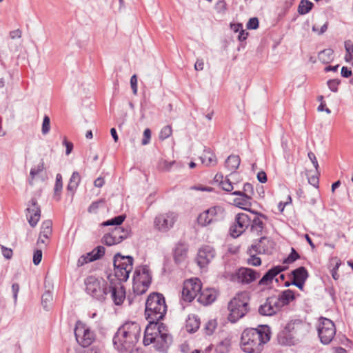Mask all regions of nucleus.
I'll use <instances>...</instances> for the list:
<instances>
[{
	"mask_svg": "<svg viewBox=\"0 0 353 353\" xmlns=\"http://www.w3.org/2000/svg\"><path fill=\"white\" fill-rule=\"evenodd\" d=\"M141 327L136 322H127L119 328L113 338L114 347L119 352H128L139 340Z\"/></svg>",
	"mask_w": 353,
	"mask_h": 353,
	"instance_id": "obj_1",
	"label": "nucleus"
},
{
	"mask_svg": "<svg viewBox=\"0 0 353 353\" xmlns=\"http://www.w3.org/2000/svg\"><path fill=\"white\" fill-rule=\"evenodd\" d=\"M172 338L167 333L165 326L163 323L148 324L145 330L143 343L145 345L154 344V348L159 352H165L171 344Z\"/></svg>",
	"mask_w": 353,
	"mask_h": 353,
	"instance_id": "obj_2",
	"label": "nucleus"
},
{
	"mask_svg": "<svg viewBox=\"0 0 353 353\" xmlns=\"http://www.w3.org/2000/svg\"><path fill=\"white\" fill-rule=\"evenodd\" d=\"M270 340L268 334H264L257 329H245L241 337V347L247 353H260L263 345Z\"/></svg>",
	"mask_w": 353,
	"mask_h": 353,
	"instance_id": "obj_3",
	"label": "nucleus"
},
{
	"mask_svg": "<svg viewBox=\"0 0 353 353\" xmlns=\"http://www.w3.org/2000/svg\"><path fill=\"white\" fill-rule=\"evenodd\" d=\"M166 311L167 306L162 294L153 293L148 296L145 303V314L149 324L159 323L158 321L164 317Z\"/></svg>",
	"mask_w": 353,
	"mask_h": 353,
	"instance_id": "obj_4",
	"label": "nucleus"
},
{
	"mask_svg": "<svg viewBox=\"0 0 353 353\" xmlns=\"http://www.w3.org/2000/svg\"><path fill=\"white\" fill-rule=\"evenodd\" d=\"M249 296L246 292L237 294L228 303V319L235 323L249 311Z\"/></svg>",
	"mask_w": 353,
	"mask_h": 353,
	"instance_id": "obj_5",
	"label": "nucleus"
},
{
	"mask_svg": "<svg viewBox=\"0 0 353 353\" xmlns=\"http://www.w3.org/2000/svg\"><path fill=\"white\" fill-rule=\"evenodd\" d=\"M85 291L92 298L103 301L108 294V284L102 278L90 276L85 280Z\"/></svg>",
	"mask_w": 353,
	"mask_h": 353,
	"instance_id": "obj_6",
	"label": "nucleus"
},
{
	"mask_svg": "<svg viewBox=\"0 0 353 353\" xmlns=\"http://www.w3.org/2000/svg\"><path fill=\"white\" fill-rule=\"evenodd\" d=\"M152 280V276L147 265L137 268L133 276V292L137 295H141L146 292Z\"/></svg>",
	"mask_w": 353,
	"mask_h": 353,
	"instance_id": "obj_7",
	"label": "nucleus"
},
{
	"mask_svg": "<svg viewBox=\"0 0 353 353\" xmlns=\"http://www.w3.org/2000/svg\"><path fill=\"white\" fill-rule=\"evenodd\" d=\"M225 210L221 206H212L200 213L197 217V223L201 227L214 224L223 219Z\"/></svg>",
	"mask_w": 353,
	"mask_h": 353,
	"instance_id": "obj_8",
	"label": "nucleus"
},
{
	"mask_svg": "<svg viewBox=\"0 0 353 353\" xmlns=\"http://www.w3.org/2000/svg\"><path fill=\"white\" fill-rule=\"evenodd\" d=\"M77 343L83 347L90 346L95 339V334L85 323L77 321L74 328Z\"/></svg>",
	"mask_w": 353,
	"mask_h": 353,
	"instance_id": "obj_9",
	"label": "nucleus"
},
{
	"mask_svg": "<svg viewBox=\"0 0 353 353\" xmlns=\"http://www.w3.org/2000/svg\"><path fill=\"white\" fill-rule=\"evenodd\" d=\"M317 330L320 341L324 345L329 344L336 334V327L334 323L327 318L322 317L319 319Z\"/></svg>",
	"mask_w": 353,
	"mask_h": 353,
	"instance_id": "obj_10",
	"label": "nucleus"
},
{
	"mask_svg": "<svg viewBox=\"0 0 353 353\" xmlns=\"http://www.w3.org/2000/svg\"><path fill=\"white\" fill-rule=\"evenodd\" d=\"M178 215L174 212H168L157 215L154 220V228L160 232H168L173 228Z\"/></svg>",
	"mask_w": 353,
	"mask_h": 353,
	"instance_id": "obj_11",
	"label": "nucleus"
},
{
	"mask_svg": "<svg viewBox=\"0 0 353 353\" xmlns=\"http://www.w3.org/2000/svg\"><path fill=\"white\" fill-rule=\"evenodd\" d=\"M201 288V282L197 278L185 281L182 290L183 299L186 301H192L195 297L199 296Z\"/></svg>",
	"mask_w": 353,
	"mask_h": 353,
	"instance_id": "obj_12",
	"label": "nucleus"
},
{
	"mask_svg": "<svg viewBox=\"0 0 353 353\" xmlns=\"http://www.w3.org/2000/svg\"><path fill=\"white\" fill-rule=\"evenodd\" d=\"M259 277V274L255 270L241 268L231 276V281L237 283L249 284Z\"/></svg>",
	"mask_w": 353,
	"mask_h": 353,
	"instance_id": "obj_13",
	"label": "nucleus"
},
{
	"mask_svg": "<svg viewBox=\"0 0 353 353\" xmlns=\"http://www.w3.org/2000/svg\"><path fill=\"white\" fill-rule=\"evenodd\" d=\"M251 216L245 213H239L235 217L234 224L230 227V234L236 238L239 236L250 225Z\"/></svg>",
	"mask_w": 353,
	"mask_h": 353,
	"instance_id": "obj_14",
	"label": "nucleus"
},
{
	"mask_svg": "<svg viewBox=\"0 0 353 353\" xmlns=\"http://www.w3.org/2000/svg\"><path fill=\"white\" fill-rule=\"evenodd\" d=\"M109 292H110L111 298L116 305H119L123 302L125 292L121 283L114 282L113 279H111L108 288V294Z\"/></svg>",
	"mask_w": 353,
	"mask_h": 353,
	"instance_id": "obj_15",
	"label": "nucleus"
},
{
	"mask_svg": "<svg viewBox=\"0 0 353 353\" xmlns=\"http://www.w3.org/2000/svg\"><path fill=\"white\" fill-rule=\"evenodd\" d=\"M281 309L279 299L276 296L268 297L264 303L260 305L259 312L263 316H272Z\"/></svg>",
	"mask_w": 353,
	"mask_h": 353,
	"instance_id": "obj_16",
	"label": "nucleus"
},
{
	"mask_svg": "<svg viewBox=\"0 0 353 353\" xmlns=\"http://www.w3.org/2000/svg\"><path fill=\"white\" fill-rule=\"evenodd\" d=\"M214 249L210 245H205L199 249L196 257L197 264L200 268L205 267L215 256Z\"/></svg>",
	"mask_w": 353,
	"mask_h": 353,
	"instance_id": "obj_17",
	"label": "nucleus"
},
{
	"mask_svg": "<svg viewBox=\"0 0 353 353\" xmlns=\"http://www.w3.org/2000/svg\"><path fill=\"white\" fill-rule=\"evenodd\" d=\"M27 219L32 227H35L41 216V210L34 199H32L27 208Z\"/></svg>",
	"mask_w": 353,
	"mask_h": 353,
	"instance_id": "obj_18",
	"label": "nucleus"
},
{
	"mask_svg": "<svg viewBox=\"0 0 353 353\" xmlns=\"http://www.w3.org/2000/svg\"><path fill=\"white\" fill-rule=\"evenodd\" d=\"M274 243L267 237H261L256 244L251 246L252 249L259 254H270L274 250Z\"/></svg>",
	"mask_w": 353,
	"mask_h": 353,
	"instance_id": "obj_19",
	"label": "nucleus"
},
{
	"mask_svg": "<svg viewBox=\"0 0 353 353\" xmlns=\"http://www.w3.org/2000/svg\"><path fill=\"white\" fill-rule=\"evenodd\" d=\"M251 212L253 214V216H251L250 230L253 233L259 235L262 233L264 228L263 220L266 219V216L254 211Z\"/></svg>",
	"mask_w": 353,
	"mask_h": 353,
	"instance_id": "obj_20",
	"label": "nucleus"
},
{
	"mask_svg": "<svg viewBox=\"0 0 353 353\" xmlns=\"http://www.w3.org/2000/svg\"><path fill=\"white\" fill-rule=\"evenodd\" d=\"M305 325L304 323L299 319L292 320L288 323L285 329L292 335H300L305 330Z\"/></svg>",
	"mask_w": 353,
	"mask_h": 353,
	"instance_id": "obj_21",
	"label": "nucleus"
},
{
	"mask_svg": "<svg viewBox=\"0 0 353 353\" xmlns=\"http://www.w3.org/2000/svg\"><path fill=\"white\" fill-rule=\"evenodd\" d=\"M217 296V292L215 290L208 288L201 290L198 296V301L203 305H208L215 301Z\"/></svg>",
	"mask_w": 353,
	"mask_h": 353,
	"instance_id": "obj_22",
	"label": "nucleus"
},
{
	"mask_svg": "<svg viewBox=\"0 0 353 353\" xmlns=\"http://www.w3.org/2000/svg\"><path fill=\"white\" fill-rule=\"evenodd\" d=\"M285 268L281 266H275L269 270L265 274L259 281V284L261 285H266L269 284L273 278L279 274L281 272L285 270Z\"/></svg>",
	"mask_w": 353,
	"mask_h": 353,
	"instance_id": "obj_23",
	"label": "nucleus"
},
{
	"mask_svg": "<svg viewBox=\"0 0 353 353\" xmlns=\"http://www.w3.org/2000/svg\"><path fill=\"white\" fill-rule=\"evenodd\" d=\"M132 270V267L131 264L127 265V268H118L114 267V276L116 278V281L114 282H120L125 281L129 277V274Z\"/></svg>",
	"mask_w": 353,
	"mask_h": 353,
	"instance_id": "obj_24",
	"label": "nucleus"
},
{
	"mask_svg": "<svg viewBox=\"0 0 353 353\" xmlns=\"http://www.w3.org/2000/svg\"><path fill=\"white\" fill-rule=\"evenodd\" d=\"M188 248L183 243L176 244L174 250V259L176 263L184 261L187 257Z\"/></svg>",
	"mask_w": 353,
	"mask_h": 353,
	"instance_id": "obj_25",
	"label": "nucleus"
},
{
	"mask_svg": "<svg viewBox=\"0 0 353 353\" xmlns=\"http://www.w3.org/2000/svg\"><path fill=\"white\" fill-rule=\"evenodd\" d=\"M131 264L133 265V258L130 256H122L120 254H117L114 258V266L118 268H125V265Z\"/></svg>",
	"mask_w": 353,
	"mask_h": 353,
	"instance_id": "obj_26",
	"label": "nucleus"
},
{
	"mask_svg": "<svg viewBox=\"0 0 353 353\" xmlns=\"http://www.w3.org/2000/svg\"><path fill=\"white\" fill-rule=\"evenodd\" d=\"M214 180L216 182L219 181L220 186L221 187V188L223 190H225L226 192L232 191L235 188L234 185H236V183H232L231 180L230 179H228V177H225L223 179V176L221 174H216L214 177Z\"/></svg>",
	"mask_w": 353,
	"mask_h": 353,
	"instance_id": "obj_27",
	"label": "nucleus"
},
{
	"mask_svg": "<svg viewBox=\"0 0 353 353\" xmlns=\"http://www.w3.org/2000/svg\"><path fill=\"white\" fill-rule=\"evenodd\" d=\"M241 160L237 155H230L225 161V168L231 172L230 176H232L234 171L239 168Z\"/></svg>",
	"mask_w": 353,
	"mask_h": 353,
	"instance_id": "obj_28",
	"label": "nucleus"
},
{
	"mask_svg": "<svg viewBox=\"0 0 353 353\" xmlns=\"http://www.w3.org/2000/svg\"><path fill=\"white\" fill-rule=\"evenodd\" d=\"M328 21L323 17H319L312 26V31L319 35L323 34L327 29Z\"/></svg>",
	"mask_w": 353,
	"mask_h": 353,
	"instance_id": "obj_29",
	"label": "nucleus"
},
{
	"mask_svg": "<svg viewBox=\"0 0 353 353\" xmlns=\"http://www.w3.org/2000/svg\"><path fill=\"white\" fill-rule=\"evenodd\" d=\"M200 325V319L199 318L194 315H189L188 318L186 320V329L190 332H194L198 330Z\"/></svg>",
	"mask_w": 353,
	"mask_h": 353,
	"instance_id": "obj_30",
	"label": "nucleus"
},
{
	"mask_svg": "<svg viewBox=\"0 0 353 353\" xmlns=\"http://www.w3.org/2000/svg\"><path fill=\"white\" fill-rule=\"evenodd\" d=\"M276 299H279L280 307L281 308L294 299V294L292 290H286L283 291L279 296H276Z\"/></svg>",
	"mask_w": 353,
	"mask_h": 353,
	"instance_id": "obj_31",
	"label": "nucleus"
},
{
	"mask_svg": "<svg viewBox=\"0 0 353 353\" xmlns=\"http://www.w3.org/2000/svg\"><path fill=\"white\" fill-rule=\"evenodd\" d=\"M200 159L206 166H213L217 163L216 156L210 150H205Z\"/></svg>",
	"mask_w": 353,
	"mask_h": 353,
	"instance_id": "obj_32",
	"label": "nucleus"
},
{
	"mask_svg": "<svg viewBox=\"0 0 353 353\" xmlns=\"http://www.w3.org/2000/svg\"><path fill=\"white\" fill-rule=\"evenodd\" d=\"M232 194L233 195L246 196L247 198L252 199L254 194L253 185L250 183H246L243 185L242 190H236Z\"/></svg>",
	"mask_w": 353,
	"mask_h": 353,
	"instance_id": "obj_33",
	"label": "nucleus"
},
{
	"mask_svg": "<svg viewBox=\"0 0 353 353\" xmlns=\"http://www.w3.org/2000/svg\"><path fill=\"white\" fill-rule=\"evenodd\" d=\"M110 233L119 243H121L129 235L128 230H125L121 227H116Z\"/></svg>",
	"mask_w": 353,
	"mask_h": 353,
	"instance_id": "obj_34",
	"label": "nucleus"
},
{
	"mask_svg": "<svg viewBox=\"0 0 353 353\" xmlns=\"http://www.w3.org/2000/svg\"><path fill=\"white\" fill-rule=\"evenodd\" d=\"M293 281H306L308 273L305 268L299 267L292 271Z\"/></svg>",
	"mask_w": 353,
	"mask_h": 353,
	"instance_id": "obj_35",
	"label": "nucleus"
},
{
	"mask_svg": "<svg viewBox=\"0 0 353 353\" xmlns=\"http://www.w3.org/2000/svg\"><path fill=\"white\" fill-rule=\"evenodd\" d=\"M52 293L48 290L46 291L41 296V304L44 310H49L52 305Z\"/></svg>",
	"mask_w": 353,
	"mask_h": 353,
	"instance_id": "obj_36",
	"label": "nucleus"
},
{
	"mask_svg": "<svg viewBox=\"0 0 353 353\" xmlns=\"http://www.w3.org/2000/svg\"><path fill=\"white\" fill-rule=\"evenodd\" d=\"M81 181V176L78 172H74L70 179L67 189L69 191L74 192Z\"/></svg>",
	"mask_w": 353,
	"mask_h": 353,
	"instance_id": "obj_37",
	"label": "nucleus"
},
{
	"mask_svg": "<svg viewBox=\"0 0 353 353\" xmlns=\"http://www.w3.org/2000/svg\"><path fill=\"white\" fill-rule=\"evenodd\" d=\"M334 51L330 49H325L319 53L318 58L323 63H329L333 59Z\"/></svg>",
	"mask_w": 353,
	"mask_h": 353,
	"instance_id": "obj_38",
	"label": "nucleus"
},
{
	"mask_svg": "<svg viewBox=\"0 0 353 353\" xmlns=\"http://www.w3.org/2000/svg\"><path fill=\"white\" fill-rule=\"evenodd\" d=\"M313 3L308 0H302L298 7V12L300 14L308 13L312 8Z\"/></svg>",
	"mask_w": 353,
	"mask_h": 353,
	"instance_id": "obj_39",
	"label": "nucleus"
},
{
	"mask_svg": "<svg viewBox=\"0 0 353 353\" xmlns=\"http://www.w3.org/2000/svg\"><path fill=\"white\" fill-rule=\"evenodd\" d=\"M252 199L247 198L246 196H241V198H236L234 200L235 205L240 208L248 210V208L251 205Z\"/></svg>",
	"mask_w": 353,
	"mask_h": 353,
	"instance_id": "obj_40",
	"label": "nucleus"
},
{
	"mask_svg": "<svg viewBox=\"0 0 353 353\" xmlns=\"http://www.w3.org/2000/svg\"><path fill=\"white\" fill-rule=\"evenodd\" d=\"M345 48L346 54L345 59L346 61L350 62L353 59V43L351 41L347 40L345 41Z\"/></svg>",
	"mask_w": 353,
	"mask_h": 353,
	"instance_id": "obj_41",
	"label": "nucleus"
},
{
	"mask_svg": "<svg viewBox=\"0 0 353 353\" xmlns=\"http://www.w3.org/2000/svg\"><path fill=\"white\" fill-rule=\"evenodd\" d=\"M253 251L254 250L252 249V248L249 250L250 256L247 259V263L252 266L260 265L261 263V260L259 257L256 256L255 254H253Z\"/></svg>",
	"mask_w": 353,
	"mask_h": 353,
	"instance_id": "obj_42",
	"label": "nucleus"
},
{
	"mask_svg": "<svg viewBox=\"0 0 353 353\" xmlns=\"http://www.w3.org/2000/svg\"><path fill=\"white\" fill-rule=\"evenodd\" d=\"M105 253V248L103 246H98L94 249L89 255L92 258V261L99 259Z\"/></svg>",
	"mask_w": 353,
	"mask_h": 353,
	"instance_id": "obj_43",
	"label": "nucleus"
},
{
	"mask_svg": "<svg viewBox=\"0 0 353 353\" xmlns=\"http://www.w3.org/2000/svg\"><path fill=\"white\" fill-rule=\"evenodd\" d=\"M172 129L170 125H165L161 130L159 135L160 140L163 141L172 135Z\"/></svg>",
	"mask_w": 353,
	"mask_h": 353,
	"instance_id": "obj_44",
	"label": "nucleus"
},
{
	"mask_svg": "<svg viewBox=\"0 0 353 353\" xmlns=\"http://www.w3.org/2000/svg\"><path fill=\"white\" fill-rule=\"evenodd\" d=\"M217 323L214 319L209 320L204 326V330L208 335L212 334L215 328L216 327Z\"/></svg>",
	"mask_w": 353,
	"mask_h": 353,
	"instance_id": "obj_45",
	"label": "nucleus"
},
{
	"mask_svg": "<svg viewBox=\"0 0 353 353\" xmlns=\"http://www.w3.org/2000/svg\"><path fill=\"white\" fill-rule=\"evenodd\" d=\"M44 169V163L41 161L38 165L34 166L30 170V177L31 179L33 180L35 176H37L41 172H42Z\"/></svg>",
	"mask_w": 353,
	"mask_h": 353,
	"instance_id": "obj_46",
	"label": "nucleus"
},
{
	"mask_svg": "<svg viewBox=\"0 0 353 353\" xmlns=\"http://www.w3.org/2000/svg\"><path fill=\"white\" fill-rule=\"evenodd\" d=\"M124 219H125L124 216H122V215L117 216L110 220L103 222V225H104V226L113 225H119L123 222Z\"/></svg>",
	"mask_w": 353,
	"mask_h": 353,
	"instance_id": "obj_47",
	"label": "nucleus"
},
{
	"mask_svg": "<svg viewBox=\"0 0 353 353\" xmlns=\"http://www.w3.org/2000/svg\"><path fill=\"white\" fill-rule=\"evenodd\" d=\"M50 130V119L47 115H45L43 120L41 132L43 135L47 134Z\"/></svg>",
	"mask_w": 353,
	"mask_h": 353,
	"instance_id": "obj_48",
	"label": "nucleus"
},
{
	"mask_svg": "<svg viewBox=\"0 0 353 353\" xmlns=\"http://www.w3.org/2000/svg\"><path fill=\"white\" fill-rule=\"evenodd\" d=\"M103 242L108 246L114 245L116 244L119 243L117 242L116 239L112 235V234L110 232L108 234H106L103 237Z\"/></svg>",
	"mask_w": 353,
	"mask_h": 353,
	"instance_id": "obj_49",
	"label": "nucleus"
},
{
	"mask_svg": "<svg viewBox=\"0 0 353 353\" xmlns=\"http://www.w3.org/2000/svg\"><path fill=\"white\" fill-rule=\"evenodd\" d=\"M63 183H62V176L60 174H57L56 176V183L54 185V194L59 195L60 192L62 190Z\"/></svg>",
	"mask_w": 353,
	"mask_h": 353,
	"instance_id": "obj_50",
	"label": "nucleus"
},
{
	"mask_svg": "<svg viewBox=\"0 0 353 353\" xmlns=\"http://www.w3.org/2000/svg\"><path fill=\"white\" fill-rule=\"evenodd\" d=\"M300 257L299 254L295 251L294 248H292L290 254L284 259L283 263H292Z\"/></svg>",
	"mask_w": 353,
	"mask_h": 353,
	"instance_id": "obj_51",
	"label": "nucleus"
},
{
	"mask_svg": "<svg viewBox=\"0 0 353 353\" xmlns=\"http://www.w3.org/2000/svg\"><path fill=\"white\" fill-rule=\"evenodd\" d=\"M104 203L103 199H100L93 202L88 208V212L90 213H96L98 208Z\"/></svg>",
	"mask_w": 353,
	"mask_h": 353,
	"instance_id": "obj_52",
	"label": "nucleus"
},
{
	"mask_svg": "<svg viewBox=\"0 0 353 353\" xmlns=\"http://www.w3.org/2000/svg\"><path fill=\"white\" fill-rule=\"evenodd\" d=\"M151 139V130L149 128H146L143 132V137L141 141L143 145H146L150 143Z\"/></svg>",
	"mask_w": 353,
	"mask_h": 353,
	"instance_id": "obj_53",
	"label": "nucleus"
},
{
	"mask_svg": "<svg viewBox=\"0 0 353 353\" xmlns=\"http://www.w3.org/2000/svg\"><path fill=\"white\" fill-rule=\"evenodd\" d=\"M258 27H259V20L256 17L251 18L247 23L248 29L255 30Z\"/></svg>",
	"mask_w": 353,
	"mask_h": 353,
	"instance_id": "obj_54",
	"label": "nucleus"
},
{
	"mask_svg": "<svg viewBox=\"0 0 353 353\" xmlns=\"http://www.w3.org/2000/svg\"><path fill=\"white\" fill-rule=\"evenodd\" d=\"M339 83H340L339 81H338L336 79H332V80H329L327 83V86L330 88V90L334 92H336L338 90V85H339Z\"/></svg>",
	"mask_w": 353,
	"mask_h": 353,
	"instance_id": "obj_55",
	"label": "nucleus"
},
{
	"mask_svg": "<svg viewBox=\"0 0 353 353\" xmlns=\"http://www.w3.org/2000/svg\"><path fill=\"white\" fill-rule=\"evenodd\" d=\"M91 261H93L88 253L86 256L83 255L78 259L77 265L79 267H80V266H82L84 264H85L88 262H91Z\"/></svg>",
	"mask_w": 353,
	"mask_h": 353,
	"instance_id": "obj_56",
	"label": "nucleus"
},
{
	"mask_svg": "<svg viewBox=\"0 0 353 353\" xmlns=\"http://www.w3.org/2000/svg\"><path fill=\"white\" fill-rule=\"evenodd\" d=\"M42 259V251L41 250H37L34 252L33 255V263L34 265H37L40 263Z\"/></svg>",
	"mask_w": 353,
	"mask_h": 353,
	"instance_id": "obj_57",
	"label": "nucleus"
},
{
	"mask_svg": "<svg viewBox=\"0 0 353 353\" xmlns=\"http://www.w3.org/2000/svg\"><path fill=\"white\" fill-rule=\"evenodd\" d=\"M130 85L134 94H137V77L134 74L130 78Z\"/></svg>",
	"mask_w": 353,
	"mask_h": 353,
	"instance_id": "obj_58",
	"label": "nucleus"
},
{
	"mask_svg": "<svg viewBox=\"0 0 353 353\" xmlns=\"http://www.w3.org/2000/svg\"><path fill=\"white\" fill-rule=\"evenodd\" d=\"M175 163V161H170V162H168L165 160H163L161 162V164H160V166L162 170H165V171H169L172 166Z\"/></svg>",
	"mask_w": 353,
	"mask_h": 353,
	"instance_id": "obj_59",
	"label": "nucleus"
},
{
	"mask_svg": "<svg viewBox=\"0 0 353 353\" xmlns=\"http://www.w3.org/2000/svg\"><path fill=\"white\" fill-rule=\"evenodd\" d=\"M19 291V285L18 283H13L12 285V292L13 294L14 303L17 301L18 292Z\"/></svg>",
	"mask_w": 353,
	"mask_h": 353,
	"instance_id": "obj_60",
	"label": "nucleus"
},
{
	"mask_svg": "<svg viewBox=\"0 0 353 353\" xmlns=\"http://www.w3.org/2000/svg\"><path fill=\"white\" fill-rule=\"evenodd\" d=\"M307 156L310 160L311 161L312 163L313 164L314 167L317 170L319 168V163L315 154L312 152H309Z\"/></svg>",
	"mask_w": 353,
	"mask_h": 353,
	"instance_id": "obj_61",
	"label": "nucleus"
},
{
	"mask_svg": "<svg viewBox=\"0 0 353 353\" xmlns=\"http://www.w3.org/2000/svg\"><path fill=\"white\" fill-rule=\"evenodd\" d=\"M2 254L3 256L8 259H10L12 256V250L11 249L5 248L4 246L1 247Z\"/></svg>",
	"mask_w": 353,
	"mask_h": 353,
	"instance_id": "obj_62",
	"label": "nucleus"
},
{
	"mask_svg": "<svg viewBox=\"0 0 353 353\" xmlns=\"http://www.w3.org/2000/svg\"><path fill=\"white\" fill-rule=\"evenodd\" d=\"M48 239H44L43 236L39 235L37 240V245L40 248H44L47 245Z\"/></svg>",
	"mask_w": 353,
	"mask_h": 353,
	"instance_id": "obj_63",
	"label": "nucleus"
},
{
	"mask_svg": "<svg viewBox=\"0 0 353 353\" xmlns=\"http://www.w3.org/2000/svg\"><path fill=\"white\" fill-rule=\"evenodd\" d=\"M10 37L12 39H19L21 37V31L19 29L12 30L10 32Z\"/></svg>",
	"mask_w": 353,
	"mask_h": 353,
	"instance_id": "obj_64",
	"label": "nucleus"
}]
</instances>
